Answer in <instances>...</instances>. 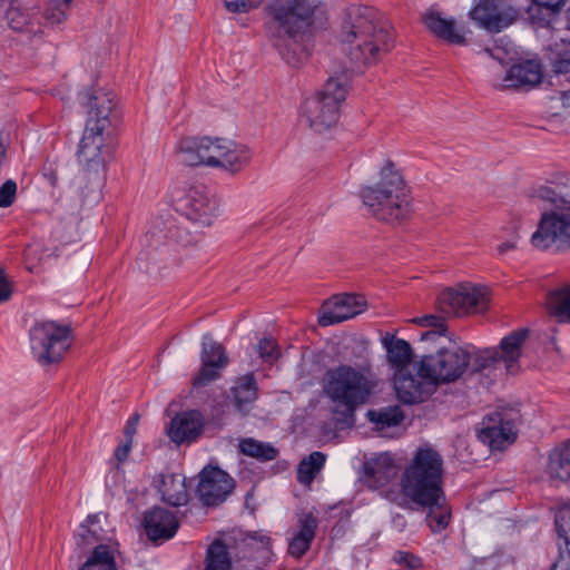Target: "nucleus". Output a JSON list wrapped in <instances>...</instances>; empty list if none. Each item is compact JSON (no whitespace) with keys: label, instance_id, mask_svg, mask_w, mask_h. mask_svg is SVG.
<instances>
[{"label":"nucleus","instance_id":"nucleus-1","mask_svg":"<svg viewBox=\"0 0 570 570\" xmlns=\"http://www.w3.org/2000/svg\"><path fill=\"white\" fill-rule=\"evenodd\" d=\"M444 461L431 445L419 446L400 476V492L391 499L400 507L407 500L419 509H426L425 522L433 533L444 531L451 521V508L443 489Z\"/></svg>","mask_w":570,"mask_h":570},{"label":"nucleus","instance_id":"nucleus-2","mask_svg":"<svg viewBox=\"0 0 570 570\" xmlns=\"http://www.w3.org/2000/svg\"><path fill=\"white\" fill-rule=\"evenodd\" d=\"M342 51L355 67L376 63L393 48V35L387 21L366 6L346 9L341 28Z\"/></svg>","mask_w":570,"mask_h":570},{"label":"nucleus","instance_id":"nucleus-3","mask_svg":"<svg viewBox=\"0 0 570 570\" xmlns=\"http://www.w3.org/2000/svg\"><path fill=\"white\" fill-rule=\"evenodd\" d=\"M533 197L549 204L543 212L531 244L540 250L562 253L570 248V178L558 177L533 189Z\"/></svg>","mask_w":570,"mask_h":570},{"label":"nucleus","instance_id":"nucleus-4","mask_svg":"<svg viewBox=\"0 0 570 570\" xmlns=\"http://www.w3.org/2000/svg\"><path fill=\"white\" fill-rule=\"evenodd\" d=\"M377 386L375 374L370 367L338 365L325 372L323 392L334 403L333 413L338 429L352 428L355 411L365 404Z\"/></svg>","mask_w":570,"mask_h":570},{"label":"nucleus","instance_id":"nucleus-5","mask_svg":"<svg viewBox=\"0 0 570 570\" xmlns=\"http://www.w3.org/2000/svg\"><path fill=\"white\" fill-rule=\"evenodd\" d=\"M114 99L115 95L102 88H91L82 94V101L88 109V119L77 156L89 170L98 171L104 168L111 153L110 147L105 145L104 132L118 118Z\"/></svg>","mask_w":570,"mask_h":570},{"label":"nucleus","instance_id":"nucleus-6","mask_svg":"<svg viewBox=\"0 0 570 570\" xmlns=\"http://www.w3.org/2000/svg\"><path fill=\"white\" fill-rule=\"evenodd\" d=\"M358 196L372 216L386 223L403 220L412 210L404 178L390 159L380 169L379 183L363 186Z\"/></svg>","mask_w":570,"mask_h":570},{"label":"nucleus","instance_id":"nucleus-7","mask_svg":"<svg viewBox=\"0 0 570 570\" xmlns=\"http://www.w3.org/2000/svg\"><path fill=\"white\" fill-rule=\"evenodd\" d=\"M487 307V297L482 288L470 283L459 284L455 288L441 292L435 301L438 314L420 317L417 323L431 330L421 334V341L434 340L446 332L445 318L460 317L471 313H479Z\"/></svg>","mask_w":570,"mask_h":570},{"label":"nucleus","instance_id":"nucleus-8","mask_svg":"<svg viewBox=\"0 0 570 570\" xmlns=\"http://www.w3.org/2000/svg\"><path fill=\"white\" fill-rule=\"evenodd\" d=\"M346 95V75L330 77L322 90L305 99L302 106V117L312 130L323 134L337 125L341 116V105Z\"/></svg>","mask_w":570,"mask_h":570},{"label":"nucleus","instance_id":"nucleus-9","mask_svg":"<svg viewBox=\"0 0 570 570\" xmlns=\"http://www.w3.org/2000/svg\"><path fill=\"white\" fill-rule=\"evenodd\" d=\"M30 347L36 361L42 365L59 363L72 345V330L55 321L36 322L30 331Z\"/></svg>","mask_w":570,"mask_h":570},{"label":"nucleus","instance_id":"nucleus-10","mask_svg":"<svg viewBox=\"0 0 570 570\" xmlns=\"http://www.w3.org/2000/svg\"><path fill=\"white\" fill-rule=\"evenodd\" d=\"M471 352L468 348H441L435 354L421 358V370L432 379L435 387L442 383L455 382L469 368Z\"/></svg>","mask_w":570,"mask_h":570},{"label":"nucleus","instance_id":"nucleus-11","mask_svg":"<svg viewBox=\"0 0 570 570\" xmlns=\"http://www.w3.org/2000/svg\"><path fill=\"white\" fill-rule=\"evenodd\" d=\"M315 0H285L271 6V14L289 37L304 33L313 23Z\"/></svg>","mask_w":570,"mask_h":570},{"label":"nucleus","instance_id":"nucleus-12","mask_svg":"<svg viewBox=\"0 0 570 570\" xmlns=\"http://www.w3.org/2000/svg\"><path fill=\"white\" fill-rule=\"evenodd\" d=\"M415 374L410 368H397L394 375V390L403 404L425 402L436 390L432 379L421 370V361L414 366Z\"/></svg>","mask_w":570,"mask_h":570},{"label":"nucleus","instance_id":"nucleus-13","mask_svg":"<svg viewBox=\"0 0 570 570\" xmlns=\"http://www.w3.org/2000/svg\"><path fill=\"white\" fill-rule=\"evenodd\" d=\"M235 488L234 479L216 466H205L199 473L196 489L200 503L205 507H217L226 501Z\"/></svg>","mask_w":570,"mask_h":570},{"label":"nucleus","instance_id":"nucleus-14","mask_svg":"<svg viewBox=\"0 0 570 570\" xmlns=\"http://www.w3.org/2000/svg\"><path fill=\"white\" fill-rule=\"evenodd\" d=\"M184 215L200 226H210L218 215V202L205 185L191 186L183 200Z\"/></svg>","mask_w":570,"mask_h":570},{"label":"nucleus","instance_id":"nucleus-15","mask_svg":"<svg viewBox=\"0 0 570 570\" xmlns=\"http://www.w3.org/2000/svg\"><path fill=\"white\" fill-rule=\"evenodd\" d=\"M200 361L202 367L194 377L195 386H204L217 380L229 360L224 346L213 341L212 335L207 333L203 336Z\"/></svg>","mask_w":570,"mask_h":570},{"label":"nucleus","instance_id":"nucleus-16","mask_svg":"<svg viewBox=\"0 0 570 570\" xmlns=\"http://www.w3.org/2000/svg\"><path fill=\"white\" fill-rule=\"evenodd\" d=\"M478 438L491 450H503L515 439L514 425L504 420L501 413L495 412L482 420Z\"/></svg>","mask_w":570,"mask_h":570},{"label":"nucleus","instance_id":"nucleus-17","mask_svg":"<svg viewBox=\"0 0 570 570\" xmlns=\"http://www.w3.org/2000/svg\"><path fill=\"white\" fill-rule=\"evenodd\" d=\"M513 11L510 4L495 0H481L469 14L481 28L490 32H500L511 24L512 20L508 14Z\"/></svg>","mask_w":570,"mask_h":570},{"label":"nucleus","instance_id":"nucleus-18","mask_svg":"<svg viewBox=\"0 0 570 570\" xmlns=\"http://www.w3.org/2000/svg\"><path fill=\"white\" fill-rule=\"evenodd\" d=\"M364 307L365 301L360 295L344 294L336 296L332 303L323 305L318 324L321 326L338 324L358 315L364 311Z\"/></svg>","mask_w":570,"mask_h":570},{"label":"nucleus","instance_id":"nucleus-19","mask_svg":"<svg viewBox=\"0 0 570 570\" xmlns=\"http://www.w3.org/2000/svg\"><path fill=\"white\" fill-rule=\"evenodd\" d=\"M142 525L146 535L153 542L171 539L179 528L177 517L161 507H154L144 513Z\"/></svg>","mask_w":570,"mask_h":570},{"label":"nucleus","instance_id":"nucleus-20","mask_svg":"<svg viewBox=\"0 0 570 570\" xmlns=\"http://www.w3.org/2000/svg\"><path fill=\"white\" fill-rule=\"evenodd\" d=\"M205 421L197 410L186 411L171 419L168 436L176 444L195 442L203 433Z\"/></svg>","mask_w":570,"mask_h":570},{"label":"nucleus","instance_id":"nucleus-21","mask_svg":"<svg viewBox=\"0 0 570 570\" xmlns=\"http://www.w3.org/2000/svg\"><path fill=\"white\" fill-rule=\"evenodd\" d=\"M543 73L540 62L525 60L510 67L503 78V88L531 89L540 83Z\"/></svg>","mask_w":570,"mask_h":570},{"label":"nucleus","instance_id":"nucleus-22","mask_svg":"<svg viewBox=\"0 0 570 570\" xmlns=\"http://www.w3.org/2000/svg\"><path fill=\"white\" fill-rule=\"evenodd\" d=\"M297 532L288 544L291 556L301 558L311 548L318 528V519L312 511L302 512L297 519Z\"/></svg>","mask_w":570,"mask_h":570},{"label":"nucleus","instance_id":"nucleus-23","mask_svg":"<svg viewBox=\"0 0 570 570\" xmlns=\"http://www.w3.org/2000/svg\"><path fill=\"white\" fill-rule=\"evenodd\" d=\"M157 491L161 500L171 507H180L188 502L185 479L175 473H160L157 479Z\"/></svg>","mask_w":570,"mask_h":570},{"label":"nucleus","instance_id":"nucleus-24","mask_svg":"<svg viewBox=\"0 0 570 570\" xmlns=\"http://www.w3.org/2000/svg\"><path fill=\"white\" fill-rule=\"evenodd\" d=\"M425 27L438 38L451 45H466V39L463 32L455 28V20L453 18L445 19L440 12L430 11L423 18Z\"/></svg>","mask_w":570,"mask_h":570},{"label":"nucleus","instance_id":"nucleus-25","mask_svg":"<svg viewBox=\"0 0 570 570\" xmlns=\"http://www.w3.org/2000/svg\"><path fill=\"white\" fill-rule=\"evenodd\" d=\"M212 148L210 137H193L186 138L180 141L179 150L183 156V161L189 166L208 165V159Z\"/></svg>","mask_w":570,"mask_h":570},{"label":"nucleus","instance_id":"nucleus-26","mask_svg":"<svg viewBox=\"0 0 570 570\" xmlns=\"http://www.w3.org/2000/svg\"><path fill=\"white\" fill-rule=\"evenodd\" d=\"M230 394L235 409L238 412L246 413L248 406L258 397V385L253 372L237 377Z\"/></svg>","mask_w":570,"mask_h":570},{"label":"nucleus","instance_id":"nucleus-27","mask_svg":"<svg viewBox=\"0 0 570 570\" xmlns=\"http://www.w3.org/2000/svg\"><path fill=\"white\" fill-rule=\"evenodd\" d=\"M527 328H519L502 337L499 344L500 362H504L508 372H512L521 356V347L528 337Z\"/></svg>","mask_w":570,"mask_h":570},{"label":"nucleus","instance_id":"nucleus-28","mask_svg":"<svg viewBox=\"0 0 570 570\" xmlns=\"http://www.w3.org/2000/svg\"><path fill=\"white\" fill-rule=\"evenodd\" d=\"M252 159V151L248 147L229 140L220 160L219 167L224 170L236 174L243 170Z\"/></svg>","mask_w":570,"mask_h":570},{"label":"nucleus","instance_id":"nucleus-29","mask_svg":"<svg viewBox=\"0 0 570 570\" xmlns=\"http://www.w3.org/2000/svg\"><path fill=\"white\" fill-rule=\"evenodd\" d=\"M547 472L552 479L570 481V440L550 454Z\"/></svg>","mask_w":570,"mask_h":570},{"label":"nucleus","instance_id":"nucleus-30","mask_svg":"<svg viewBox=\"0 0 570 570\" xmlns=\"http://www.w3.org/2000/svg\"><path fill=\"white\" fill-rule=\"evenodd\" d=\"M366 417L375 425L376 430L383 431L387 428L400 425L405 416L399 405H387L380 409L368 410Z\"/></svg>","mask_w":570,"mask_h":570},{"label":"nucleus","instance_id":"nucleus-31","mask_svg":"<svg viewBox=\"0 0 570 570\" xmlns=\"http://www.w3.org/2000/svg\"><path fill=\"white\" fill-rule=\"evenodd\" d=\"M239 452L259 462H269L278 456V449L273 444L253 438L242 439L238 444Z\"/></svg>","mask_w":570,"mask_h":570},{"label":"nucleus","instance_id":"nucleus-32","mask_svg":"<svg viewBox=\"0 0 570 570\" xmlns=\"http://www.w3.org/2000/svg\"><path fill=\"white\" fill-rule=\"evenodd\" d=\"M205 570H232V558L227 544L220 540H214L207 548Z\"/></svg>","mask_w":570,"mask_h":570},{"label":"nucleus","instance_id":"nucleus-33","mask_svg":"<svg viewBox=\"0 0 570 570\" xmlns=\"http://www.w3.org/2000/svg\"><path fill=\"white\" fill-rule=\"evenodd\" d=\"M385 347L387 350L389 361L392 365L397 368H407L412 360V347L409 342L402 338L384 340Z\"/></svg>","mask_w":570,"mask_h":570},{"label":"nucleus","instance_id":"nucleus-34","mask_svg":"<svg viewBox=\"0 0 570 570\" xmlns=\"http://www.w3.org/2000/svg\"><path fill=\"white\" fill-rule=\"evenodd\" d=\"M325 461L326 455L320 451H314L305 456L297 466V481L304 485L311 484L323 469Z\"/></svg>","mask_w":570,"mask_h":570},{"label":"nucleus","instance_id":"nucleus-35","mask_svg":"<svg viewBox=\"0 0 570 570\" xmlns=\"http://www.w3.org/2000/svg\"><path fill=\"white\" fill-rule=\"evenodd\" d=\"M547 305L559 321L570 322V286L551 291L547 297Z\"/></svg>","mask_w":570,"mask_h":570},{"label":"nucleus","instance_id":"nucleus-36","mask_svg":"<svg viewBox=\"0 0 570 570\" xmlns=\"http://www.w3.org/2000/svg\"><path fill=\"white\" fill-rule=\"evenodd\" d=\"M78 570H117L114 553L109 546L98 544Z\"/></svg>","mask_w":570,"mask_h":570},{"label":"nucleus","instance_id":"nucleus-37","mask_svg":"<svg viewBox=\"0 0 570 570\" xmlns=\"http://www.w3.org/2000/svg\"><path fill=\"white\" fill-rule=\"evenodd\" d=\"M550 60L554 73L551 77V83H553V79L559 80L560 75L570 72V41L562 40L556 43Z\"/></svg>","mask_w":570,"mask_h":570},{"label":"nucleus","instance_id":"nucleus-38","mask_svg":"<svg viewBox=\"0 0 570 570\" xmlns=\"http://www.w3.org/2000/svg\"><path fill=\"white\" fill-rule=\"evenodd\" d=\"M500 363V353L494 347H487L471 352L470 368L472 373H481Z\"/></svg>","mask_w":570,"mask_h":570},{"label":"nucleus","instance_id":"nucleus-39","mask_svg":"<svg viewBox=\"0 0 570 570\" xmlns=\"http://www.w3.org/2000/svg\"><path fill=\"white\" fill-rule=\"evenodd\" d=\"M166 234L165 237L181 245L189 246L196 244L200 237L197 233H191L184 223H177L169 219L165 223Z\"/></svg>","mask_w":570,"mask_h":570},{"label":"nucleus","instance_id":"nucleus-40","mask_svg":"<svg viewBox=\"0 0 570 570\" xmlns=\"http://www.w3.org/2000/svg\"><path fill=\"white\" fill-rule=\"evenodd\" d=\"M6 19L12 30H28L32 24V14L29 9L22 7L19 2L12 1L6 11Z\"/></svg>","mask_w":570,"mask_h":570},{"label":"nucleus","instance_id":"nucleus-41","mask_svg":"<svg viewBox=\"0 0 570 570\" xmlns=\"http://www.w3.org/2000/svg\"><path fill=\"white\" fill-rule=\"evenodd\" d=\"M70 3L71 0H49L43 11L46 23L56 26L65 21L70 10Z\"/></svg>","mask_w":570,"mask_h":570},{"label":"nucleus","instance_id":"nucleus-42","mask_svg":"<svg viewBox=\"0 0 570 570\" xmlns=\"http://www.w3.org/2000/svg\"><path fill=\"white\" fill-rule=\"evenodd\" d=\"M554 523L559 537L564 541V551L568 554V559H570V504L563 505L558 510Z\"/></svg>","mask_w":570,"mask_h":570},{"label":"nucleus","instance_id":"nucleus-43","mask_svg":"<svg viewBox=\"0 0 570 570\" xmlns=\"http://www.w3.org/2000/svg\"><path fill=\"white\" fill-rule=\"evenodd\" d=\"M257 353L264 362L274 363L281 357V348L272 336H264L257 343Z\"/></svg>","mask_w":570,"mask_h":570},{"label":"nucleus","instance_id":"nucleus-44","mask_svg":"<svg viewBox=\"0 0 570 570\" xmlns=\"http://www.w3.org/2000/svg\"><path fill=\"white\" fill-rule=\"evenodd\" d=\"M535 6L538 12L544 11L547 18H539L537 14H532L533 19H539L546 23L550 22V19L556 17L566 4L567 0H531Z\"/></svg>","mask_w":570,"mask_h":570},{"label":"nucleus","instance_id":"nucleus-45","mask_svg":"<svg viewBox=\"0 0 570 570\" xmlns=\"http://www.w3.org/2000/svg\"><path fill=\"white\" fill-rule=\"evenodd\" d=\"M77 544L81 548H87L101 540L97 530L90 529L87 524H80L79 531L75 535Z\"/></svg>","mask_w":570,"mask_h":570},{"label":"nucleus","instance_id":"nucleus-46","mask_svg":"<svg viewBox=\"0 0 570 570\" xmlns=\"http://www.w3.org/2000/svg\"><path fill=\"white\" fill-rule=\"evenodd\" d=\"M229 140L223 139V138H212V148L209 156H213V159H208V167L218 168L220 160L223 159V155L226 148V144H228Z\"/></svg>","mask_w":570,"mask_h":570},{"label":"nucleus","instance_id":"nucleus-47","mask_svg":"<svg viewBox=\"0 0 570 570\" xmlns=\"http://www.w3.org/2000/svg\"><path fill=\"white\" fill-rule=\"evenodd\" d=\"M17 184L12 179H8L0 187V207L7 208L11 206L16 199Z\"/></svg>","mask_w":570,"mask_h":570},{"label":"nucleus","instance_id":"nucleus-48","mask_svg":"<svg viewBox=\"0 0 570 570\" xmlns=\"http://www.w3.org/2000/svg\"><path fill=\"white\" fill-rule=\"evenodd\" d=\"M261 4V0H225L224 7L232 13H245Z\"/></svg>","mask_w":570,"mask_h":570},{"label":"nucleus","instance_id":"nucleus-49","mask_svg":"<svg viewBox=\"0 0 570 570\" xmlns=\"http://www.w3.org/2000/svg\"><path fill=\"white\" fill-rule=\"evenodd\" d=\"M393 560L401 566H405L406 568L414 570L422 566V560L406 551H396L394 553Z\"/></svg>","mask_w":570,"mask_h":570},{"label":"nucleus","instance_id":"nucleus-50","mask_svg":"<svg viewBox=\"0 0 570 570\" xmlns=\"http://www.w3.org/2000/svg\"><path fill=\"white\" fill-rule=\"evenodd\" d=\"M247 554L236 562V570H263L262 562L253 556V548H248Z\"/></svg>","mask_w":570,"mask_h":570},{"label":"nucleus","instance_id":"nucleus-51","mask_svg":"<svg viewBox=\"0 0 570 570\" xmlns=\"http://www.w3.org/2000/svg\"><path fill=\"white\" fill-rule=\"evenodd\" d=\"M12 295V284L4 276L3 268H0V303H4L10 299Z\"/></svg>","mask_w":570,"mask_h":570},{"label":"nucleus","instance_id":"nucleus-52","mask_svg":"<svg viewBox=\"0 0 570 570\" xmlns=\"http://www.w3.org/2000/svg\"><path fill=\"white\" fill-rule=\"evenodd\" d=\"M139 419H140L139 414L135 413L127 420L125 429H124V434H125L126 441L132 442V438L137 432Z\"/></svg>","mask_w":570,"mask_h":570},{"label":"nucleus","instance_id":"nucleus-53","mask_svg":"<svg viewBox=\"0 0 570 570\" xmlns=\"http://www.w3.org/2000/svg\"><path fill=\"white\" fill-rule=\"evenodd\" d=\"M131 448H132L131 441H125L124 444L118 445L115 450V458L117 459V461L120 463L126 461Z\"/></svg>","mask_w":570,"mask_h":570},{"label":"nucleus","instance_id":"nucleus-54","mask_svg":"<svg viewBox=\"0 0 570 570\" xmlns=\"http://www.w3.org/2000/svg\"><path fill=\"white\" fill-rule=\"evenodd\" d=\"M485 53H488L491 58L498 60L500 63H503L507 57V51L499 46H494L492 48L485 47L483 49Z\"/></svg>","mask_w":570,"mask_h":570},{"label":"nucleus","instance_id":"nucleus-55","mask_svg":"<svg viewBox=\"0 0 570 570\" xmlns=\"http://www.w3.org/2000/svg\"><path fill=\"white\" fill-rule=\"evenodd\" d=\"M551 570H570V559L564 550H560V560L552 564Z\"/></svg>","mask_w":570,"mask_h":570},{"label":"nucleus","instance_id":"nucleus-56","mask_svg":"<svg viewBox=\"0 0 570 570\" xmlns=\"http://www.w3.org/2000/svg\"><path fill=\"white\" fill-rule=\"evenodd\" d=\"M406 524H407V522L403 514L396 513L392 517V525L397 531H403L406 528Z\"/></svg>","mask_w":570,"mask_h":570},{"label":"nucleus","instance_id":"nucleus-57","mask_svg":"<svg viewBox=\"0 0 570 570\" xmlns=\"http://www.w3.org/2000/svg\"><path fill=\"white\" fill-rule=\"evenodd\" d=\"M558 99H560L564 107H570V88L567 90H560L557 92ZM552 99H557V97H552Z\"/></svg>","mask_w":570,"mask_h":570},{"label":"nucleus","instance_id":"nucleus-58","mask_svg":"<svg viewBox=\"0 0 570 570\" xmlns=\"http://www.w3.org/2000/svg\"><path fill=\"white\" fill-rule=\"evenodd\" d=\"M515 247L513 242H504L498 245L497 249L500 254H505Z\"/></svg>","mask_w":570,"mask_h":570},{"label":"nucleus","instance_id":"nucleus-59","mask_svg":"<svg viewBox=\"0 0 570 570\" xmlns=\"http://www.w3.org/2000/svg\"><path fill=\"white\" fill-rule=\"evenodd\" d=\"M380 472H381V468L379 465L367 466L366 468V474L368 476L375 478L377 480H380V475H379Z\"/></svg>","mask_w":570,"mask_h":570},{"label":"nucleus","instance_id":"nucleus-60","mask_svg":"<svg viewBox=\"0 0 570 570\" xmlns=\"http://www.w3.org/2000/svg\"><path fill=\"white\" fill-rule=\"evenodd\" d=\"M148 253L147 252H140L139 256L137 257V263L140 269H144L149 273V267L144 266L142 263L147 259Z\"/></svg>","mask_w":570,"mask_h":570},{"label":"nucleus","instance_id":"nucleus-61","mask_svg":"<svg viewBox=\"0 0 570 570\" xmlns=\"http://www.w3.org/2000/svg\"><path fill=\"white\" fill-rule=\"evenodd\" d=\"M98 522H99V514H89L82 524H87L90 528V525H95Z\"/></svg>","mask_w":570,"mask_h":570},{"label":"nucleus","instance_id":"nucleus-62","mask_svg":"<svg viewBox=\"0 0 570 570\" xmlns=\"http://www.w3.org/2000/svg\"><path fill=\"white\" fill-rule=\"evenodd\" d=\"M262 542L265 543L266 546L269 543V538L267 537H263L262 538Z\"/></svg>","mask_w":570,"mask_h":570},{"label":"nucleus","instance_id":"nucleus-63","mask_svg":"<svg viewBox=\"0 0 570 570\" xmlns=\"http://www.w3.org/2000/svg\"><path fill=\"white\" fill-rule=\"evenodd\" d=\"M567 23H568V29L570 30V12H568V14H567Z\"/></svg>","mask_w":570,"mask_h":570},{"label":"nucleus","instance_id":"nucleus-64","mask_svg":"<svg viewBox=\"0 0 570 570\" xmlns=\"http://www.w3.org/2000/svg\"><path fill=\"white\" fill-rule=\"evenodd\" d=\"M267 552H268V551H267V549H266V548H264V549H262V550H261V554H263V557H265V554H266Z\"/></svg>","mask_w":570,"mask_h":570}]
</instances>
